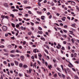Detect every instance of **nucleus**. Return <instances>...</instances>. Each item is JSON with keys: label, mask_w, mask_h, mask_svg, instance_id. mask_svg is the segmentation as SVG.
Returning a JSON list of instances; mask_svg holds the SVG:
<instances>
[{"label": "nucleus", "mask_w": 79, "mask_h": 79, "mask_svg": "<svg viewBox=\"0 0 79 79\" xmlns=\"http://www.w3.org/2000/svg\"><path fill=\"white\" fill-rule=\"evenodd\" d=\"M7 28L6 26H3L2 27V29L3 31H6L7 30Z\"/></svg>", "instance_id": "obj_1"}, {"label": "nucleus", "mask_w": 79, "mask_h": 79, "mask_svg": "<svg viewBox=\"0 0 79 79\" xmlns=\"http://www.w3.org/2000/svg\"><path fill=\"white\" fill-rule=\"evenodd\" d=\"M4 6H5V7H6L7 8L8 7V4L7 3H4Z\"/></svg>", "instance_id": "obj_2"}, {"label": "nucleus", "mask_w": 79, "mask_h": 79, "mask_svg": "<svg viewBox=\"0 0 79 79\" xmlns=\"http://www.w3.org/2000/svg\"><path fill=\"white\" fill-rule=\"evenodd\" d=\"M21 59L22 60V61H24V56H21Z\"/></svg>", "instance_id": "obj_3"}, {"label": "nucleus", "mask_w": 79, "mask_h": 79, "mask_svg": "<svg viewBox=\"0 0 79 79\" xmlns=\"http://www.w3.org/2000/svg\"><path fill=\"white\" fill-rule=\"evenodd\" d=\"M15 65H16V66H18V62L16 60L15 61Z\"/></svg>", "instance_id": "obj_4"}, {"label": "nucleus", "mask_w": 79, "mask_h": 79, "mask_svg": "<svg viewBox=\"0 0 79 79\" xmlns=\"http://www.w3.org/2000/svg\"><path fill=\"white\" fill-rule=\"evenodd\" d=\"M10 53H15V50H12L10 51Z\"/></svg>", "instance_id": "obj_5"}, {"label": "nucleus", "mask_w": 79, "mask_h": 79, "mask_svg": "<svg viewBox=\"0 0 79 79\" xmlns=\"http://www.w3.org/2000/svg\"><path fill=\"white\" fill-rule=\"evenodd\" d=\"M27 67H28L27 65L25 64L23 65V67L24 68H25V69L27 68Z\"/></svg>", "instance_id": "obj_6"}, {"label": "nucleus", "mask_w": 79, "mask_h": 79, "mask_svg": "<svg viewBox=\"0 0 79 79\" xmlns=\"http://www.w3.org/2000/svg\"><path fill=\"white\" fill-rule=\"evenodd\" d=\"M21 29L22 30H26V27H24V28L23 27H21Z\"/></svg>", "instance_id": "obj_7"}, {"label": "nucleus", "mask_w": 79, "mask_h": 79, "mask_svg": "<svg viewBox=\"0 0 79 79\" xmlns=\"http://www.w3.org/2000/svg\"><path fill=\"white\" fill-rule=\"evenodd\" d=\"M23 64L22 63H20L19 64V66L20 68H22L23 67Z\"/></svg>", "instance_id": "obj_8"}, {"label": "nucleus", "mask_w": 79, "mask_h": 79, "mask_svg": "<svg viewBox=\"0 0 79 79\" xmlns=\"http://www.w3.org/2000/svg\"><path fill=\"white\" fill-rule=\"evenodd\" d=\"M13 11H14V12H15V11H18V9H14L12 10Z\"/></svg>", "instance_id": "obj_9"}, {"label": "nucleus", "mask_w": 79, "mask_h": 79, "mask_svg": "<svg viewBox=\"0 0 79 79\" xmlns=\"http://www.w3.org/2000/svg\"><path fill=\"white\" fill-rule=\"evenodd\" d=\"M37 13L39 14V15H42V12H39V11H37Z\"/></svg>", "instance_id": "obj_10"}, {"label": "nucleus", "mask_w": 79, "mask_h": 79, "mask_svg": "<svg viewBox=\"0 0 79 79\" xmlns=\"http://www.w3.org/2000/svg\"><path fill=\"white\" fill-rule=\"evenodd\" d=\"M75 79H79V78L77 76L75 75Z\"/></svg>", "instance_id": "obj_11"}, {"label": "nucleus", "mask_w": 79, "mask_h": 79, "mask_svg": "<svg viewBox=\"0 0 79 79\" xmlns=\"http://www.w3.org/2000/svg\"><path fill=\"white\" fill-rule=\"evenodd\" d=\"M10 56H11V57H15V56L14 55H13V54H10Z\"/></svg>", "instance_id": "obj_12"}, {"label": "nucleus", "mask_w": 79, "mask_h": 79, "mask_svg": "<svg viewBox=\"0 0 79 79\" xmlns=\"http://www.w3.org/2000/svg\"><path fill=\"white\" fill-rule=\"evenodd\" d=\"M71 3V4H73V5H74L76 4V3H75V2H72Z\"/></svg>", "instance_id": "obj_13"}, {"label": "nucleus", "mask_w": 79, "mask_h": 79, "mask_svg": "<svg viewBox=\"0 0 79 79\" xmlns=\"http://www.w3.org/2000/svg\"><path fill=\"white\" fill-rule=\"evenodd\" d=\"M27 2V0H25L24 1V3H25V4H26Z\"/></svg>", "instance_id": "obj_14"}, {"label": "nucleus", "mask_w": 79, "mask_h": 79, "mask_svg": "<svg viewBox=\"0 0 79 79\" xmlns=\"http://www.w3.org/2000/svg\"><path fill=\"white\" fill-rule=\"evenodd\" d=\"M3 51H4L5 52H8V50H6V49H3Z\"/></svg>", "instance_id": "obj_15"}, {"label": "nucleus", "mask_w": 79, "mask_h": 79, "mask_svg": "<svg viewBox=\"0 0 79 79\" xmlns=\"http://www.w3.org/2000/svg\"><path fill=\"white\" fill-rule=\"evenodd\" d=\"M68 62H69V64H70L71 66H72V67H73V64H71V62H70L69 61H68Z\"/></svg>", "instance_id": "obj_16"}, {"label": "nucleus", "mask_w": 79, "mask_h": 79, "mask_svg": "<svg viewBox=\"0 0 79 79\" xmlns=\"http://www.w3.org/2000/svg\"><path fill=\"white\" fill-rule=\"evenodd\" d=\"M41 19H42L43 20H44V16H42L41 17Z\"/></svg>", "instance_id": "obj_17"}, {"label": "nucleus", "mask_w": 79, "mask_h": 79, "mask_svg": "<svg viewBox=\"0 0 79 79\" xmlns=\"http://www.w3.org/2000/svg\"><path fill=\"white\" fill-rule=\"evenodd\" d=\"M58 75L60 77H62L61 75V74L60 73H58Z\"/></svg>", "instance_id": "obj_18"}, {"label": "nucleus", "mask_w": 79, "mask_h": 79, "mask_svg": "<svg viewBox=\"0 0 79 79\" xmlns=\"http://www.w3.org/2000/svg\"><path fill=\"white\" fill-rule=\"evenodd\" d=\"M8 48H11V45H9L8 46Z\"/></svg>", "instance_id": "obj_19"}, {"label": "nucleus", "mask_w": 79, "mask_h": 79, "mask_svg": "<svg viewBox=\"0 0 79 79\" xmlns=\"http://www.w3.org/2000/svg\"><path fill=\"white\" fill-rule=\"evenodd\" d=\"M11 24H12V26L13 27H15V24L12 23Z\"/></svg>", "instance_id": "obj_20"}, {"label": "nucleus", "mask_w": 79, "mask_h": 79, "mask_svg": "<svg viewBox=\"0 0 79 79\" xmlns=\"http://www.w3.org/2000/svg\"><path fill=\"white\" fill-rule=\"evenodd\" d=\"M60 66L62 68V69L63 71H64V69H63V65H60Z\"/></svg>", "instance_id": "obj_21"}, {"label": "nucleus", "mask_w": 79, "mask_h": 79, "mask_svg": "<svg viewBox=\"0 0 79 79\" xmlns=\"http://www.w3.org/2000/svg\"><path fill=\"white\" fill-rule=\"evenodd\" d=\"M45 52H46V53H47L48 54V51H47V50L45 49L44 50Z\"/></svg>", "instance_id": "obj_22"}, {"label": "nucleus", "mask_w": 79, "mask_h": 79, "mask_svg": "<svg viewBox=\"0 0 79 79\" xmlns=\"http://www.w3.org/2000/svg\"><path fill=\"white\" fill-rule=\"evenodd\" d=\"M41 40H44V41L45 40V38H41Z\"/></svg>", "instance_id": "obj_23"}, {"label": "nucleus", "mask_w": 79, "mask_h": 79, "mask_svg": "<svg viewBox=\"0 0 79 79\" xmlns=\"http://www.w3.org/2000/svg\"><path fill=\"white\" fill-rule=\"evenodd\" d=\"M62 77L64 79V78H65V76L63 74H62Z\"/></svg>", "instance_id": "obj_24"}, {"label": "nucleus", "mask_w": 79, "mask_h": 79, "mask_svg": "<svg viewBox=\"0 0 79 79\" xmlns=\"http://www.w3.org/2000/svg\"><path fill=\"white\" fill-rule=\"evenodd\" d=\"M62 37H67V36L66 35H62Z\"/></svg>", "instance_id": "obj_25"}, {"label": "nucleus", "mask_w": 79, "mask_h": 79, "mask_svg": "<svg viewBox=\"0 0 79 79\" xmlns=\"http://www.w3.org/2000/svg\"><path fill=\"white\" fill-rule=\"evenodd\" d=\"M64 28H67V27H68V26L67 25H64Z\"/></svg>", "instance_id": "obj_26"}, {"label": "nucleus", "mask_w": 79, "mask_h": 79, "mask_svg": "<svg viewBox=\"0 0 79 79\" xmlns=\"http://www.w3.org/2000/svg\"><path fill=\"white\" fill-rule=\"evenodd\" d=\"M63 31L64 32H65V33H67V31L65 30H63Z\"/></svg>", "instance_id": "obj_27"}, {"label": "nucleus", "mask_w": 79, "mask_h": 79, "mask_svg": "<svg viewBox=\"0 0 79 79\" xmlns=\"http://www.w3.org/2000/svg\"><path fill=\"white\" fill-rule=\"evenodd\" d=\"M31 71H32V69H29V73L30 74H31Z\"/></svg>", "instance_id": "obj_28"}, {"label": "nucleus", "mask_w": 79, "mask_h": 79, "mask_svg": "<svg viewBox=\"0 0 79 79\" xmlns=\"http://www.w3.org/2000/svg\"><path fill=\"white\" fill-rule=\"evenodd\" d=\"M38 56H40V57H42V55L40 53L39 54Z\"/></svg>", "instance_id": "obj_29"}, {"label": "nucleus", "mask_w": 79, "mask_h": 79, "mask_svg": "<svg viewBox=\"0 0 79 79\" xmlns=\"http://www.w3.org/2000/svg\"><path fill=\"white\" fill-rule=\"evenodd\" d=\"M36 50H37V49H35V50H33V52H35V53H36Z\"/></svg>", "instance_id": "obj_30"}, {"label": "nucleus", "mask_w": 79, "mask_h": 79, "mask_svg": "<svg viewBox=\"0 0 79 79\" xmlns=\"http://www.w3.org/2000/svg\"><path fill=\"white\" fill-rule=\"evenodd\" d=\"M75 26H76V24L75 23H74L72 25V27H74Z\"/></svg>", "instance_id": "obj_31"}, {"label": "nucleus", "mask_w": 79, "mask_h": 79, "mask_svg": "<svg viewBox=\"0 0 79 79\" xmlns=\"http://www.w3.org/2000/svg\"><path fill=\"white\" fill-rule=\"evenodd\" d=\"M19 10H20V11H21L22 10H23V8H19Z\"/></svg>", "instance_id": "obj_32"}, {"label": "nucleus", "mask_w": 79, "mask_h": 79, "mask_svg": "<svg viewBox=\"0 0 79 79\" xmlns=\"http://www.w3.org/2000/svg\"><path fill=\"white\" fill-rule=\"evenodd\" d=\"M38 29H39V30H40V31H42V28H41V27H38Z\"/></svg>", "instance_id": "obj_33"}, {"label": "nucleus", "mask_w": 79, "mask_h": 79, "mask_svg": "<svg viewBox=\"0 0 79 79\" xmlns=\"http://www.w3.org/2000/svg\"><path fill=\"white\" fill-rule=\"evenodd\" d=\"M54 76L55 77H57V75H56V74H54Z\"/></svg>", "instance_id": "obj_34"}, {"label": "nucleus", "mask_w": 79, "mask_h": 79, "mask_svg": "<svg viewBox=\"0 0 79 79\" xmlns=\"http://www.w3.org/2000/svg\"><path fill=\"white\" fill-rule=\"evenodd\" d=\"M16 52H17V53H19L20 52L18 50H16Z\"/></svg>", "instance_id": "obj_35"}, {"label": "nucleus", "mask_w": 79, "mask_h": 79, "mask_svg": "<svg viewBox=\"0 0 79 79\" xmlns=\"http://www.w3.org/2000/svg\"><path fill=\"white\" fill-rule=\"evenodd\" d=\"M61 50H64V47H62V48H61Z\"/></svg>", "instance_id": "obj_36"}, {"label": "nucleus", "mask_w": 79, "mask_h": 79, "mask_svg": "<svg viewBox=\"0 0 79 79\" xmlns=\"http://www.w3.org/2000/svg\"><path fill=\"white\" fill-rule=\"evenodd\" d=\"M19 24L16 25V27H17V28L19 27Z\"/></svg>", "instance_id": "obj_37"}, {"label": "nucleus", "mask_w": 79, "mask_h": 79, "mask_svg": "<svg viewBox=\"0 0 79 79\" xmlns=\"http://www.w3.org/2000/svg\"><path fill=\"white\" fill-rule=\"evenodd\" d=\"M1 18H3V19H4V18H5V16L1 15Z\"/></svg>", "instance_id": "obj_38"}, {"label": "nucleus", "mask_w": 79, "mask_h": 79, "mask_svg": "<svg viewBox=\"0 0 79 79\" xmlns=\"http://www.w3.org/2000/svg\"><path fill=\"white\" fill-rule=\"evenodd\" d=\"M58 47H60V48H61V45H60V44H58Z\"/></svg>", "instance_id": "obj_39"}, {"label": "nucleus", "mask_w": 79, "mask_h": 79, "mask_svg": "<svg viewBox=\"0 0 79 79\" xmlns=\"http://www.w3.org/2000/svg\"><path fill=\"white\" fill-rule=\"evenodd\" d=\"M10 16H12V18H14V15L13 14H10Z\"/></svg>", "instance_id": "obj_40"}, {"label": "nucleus", "mask_w": 79, "mask_h": 79, "mask_svg": "<svg viewBox=\"0 0 79 79\" xmlns=\"http://www.w3.org/2000/svg\"><path fill=\"white\" fill-rule=\"evenodd\" d=\"M63 43L64 44H66V41H64V42H63Z\"/></svg>", "instance_id": "obj_41"}, {"label": "nucleus", "mask_w": 79, "mask_h": 79, "mask_svg": "<svg viewBox=\"0 0 79 79\" xmlns=\"http://www.w3.org/2000/svg\"><path fill=\"white\" fill-rule=\"evenodd\" d=\"M38 5H39V6H41V4H40V3L39 2H38Z\"/></svg>", "instance_id": "obj_42"}, {"label": "nucleus", "mask_w": 79, "mask_h": 79, "mask_svg": "<svg viewBox=\"0 0 79 79\" xmlns=\"http://www.w3.org/2000/svg\"><path fill=\"white\" fill-rule=\"evenodd\" d=\"M71 41L73 43H74V39H72L71 40Z\"/></svg>", "instance_id": "obj_43"}, {"label": "nucleus", "mask_w": 79, "mask_h": 79, "mask_svg": "<svg viewBox=\"0 0 79 79\" xmlns=\"http://www.w3.org/2000/svg\"><path fill=\"white\" fill-rule=\"evenodd\" d=\"M46 47L47 48H48V49H49V48H49V46H48V45H46Z\"/></svg>", "instance_id": "obj_44"}, {"label": "nucleus", "mask_w": 79, "mask_h": 79, "mask_svg": "<svg viewBox=\"0 0 79 79\" xmlns=\"http://www.w3.org/2000/svg\"><path fill=\"white\" fill-rule=\"evenodd\" d=\"M74 55V57H76V55H77V54H76V53H75Z\"/></svg>", "instance_id": "obj_45"}, {"label": "nucleus", "mask_w": 79, "mask_h": 79, "mask_svg": "<svg viewBox=\"0 0 79 79\" xmlns=\"http://www.w3.org/2000/svg\"><path fill=\"white\" fill-rule=\"evenodd\" d=\"M60 25L61 26H63V24L62 23H60Z\"/></svg>", "instance_id": "obj_46"}, {"label": "nucleus", "mask_w": 79, "mask_h": 79, "mask_svg": "<svg viewBox=\"0 0 79 79\" xmlns=\"http://www.w3.org/2000/svg\"><path fill=\"white\" fill-rule=\"evenodd\" d=\"M1 48H5V46L4 45H1Z\"/></svg>", "instance_id": "obj_47"}, {"label": "nucleus", "mask_w": 79, "mask_h": 79, "mask_svg": "<svg viewBox=\"0 0 79 79\" xmlns=\"http://www.w3.org/2000/svg\"><path fill=\"white\" fill-rule=\"evenodd\" d=\"M19 21H22V19H20V18H19Z\"/></svg>", "instance_id": "obj_48"}, {"label": "nucleus", "mask_w": 79, "mask_h": 79, "mask_svg": "<svg viewBox=\"0 0 79 79\" xmlns=\"http://www.w3.org/2000/svg\"><path fill=\"white\" fill-rule=\"evenodd\" d=\"M52 15H50L49 16V19H51V18H52Z\"/></svg>", "instance_id": "obj_49"}, {"label": "nucleus", "mask_w": 79, "mask_h": 79, "mask_svg": "<svg viewBox=\"0 0 79 79\" xmlns=\"http://www.w3.org/2000/svg\"><path fill=\"white\" fill-rule=\"evenodd\" d=\"M8 53H6L5 54H4V55H6V56H8Z\"/></svg>", "instance_id": "obj_50"}, {"label": "nucleus", "mask_w": 79, "mask_h": 79, "mask_svg": "<svg viewBox=\"0 0 79 79\" xmlns=\"http://www.w3.org/2000/svg\"><path fill=\"white\" fill-rule=\"evenodd\" d=\"M68 50H70L71 49V47L69 46H68Z\"/></svg>", "instance_id": "obj_51"}, {"label": "nucleus", "mask_w": 79, "mask_h": 79, "mask_svg": "<svg viewBox=\"0 0 79 79\" xmlns=\"http://www.w3.org/2000/svg\"><path fill=\"white\" fill-rule=\"evenodd\" d=\"M53 62H54V63H55V62H56V60L55 59H53Z\"/></svg>", "instance_id": "obj_52"}, {"label": "nucleus", "mask_w": 79, "mask_h": 79, "mask_svg": "<svg viewBox=\"0 0 79 79\" xmlns=\"http://www.w3.org/2000/svg\"><path fill=\"white\" fill-rule=\"evenodd\" d=\"M67 19H69V20H70V19H71V18H70V17L69 16H68L67 17Z\"/></svg>", "instance_id": "obj_53"}, {"label": "nucleus", "mask_w": 79, "mask_h": 79, "mask_svg": "<svg viewBox=\"0 0 79 79\" xmlns=\"http://www.w3.org/2000/svg\"><path fill=\"white\" fill-rule=\"evenodd\" d=\"M11 39L13 40H15V37H11Z\"/></svg>", "instance_id": "obj_54"}, {"label": "nucleus", "mask_w": 79, "mask_h": 79, "mask_svg": "<svg viewBox=\"0 0 79 79\" xmlns=\"http://www.w3.org/2000/svg\"><path fill=\"white\" fill-rule=\"evenodd\" d=\"M45 65H46V66H48V64H47V62H45Z\"/></svg>", "instance_id": "obj_55"}, {"label": "nucleus", "mask_w": 79, "mask_h": 79, "mask_svg": "<svg viewBox=\"0 0 79 79\" xmlns=\"http://www.w3.org/2000/svg\"><path fill=\"white\" fill-rule=\"evenodd\" d=\"M34 56L35 58H37V55H35Z\"/></svg>", "instance_id": "obj_56"}, {"label": "nucleus", "mask_w": 79, "mask_h": 79, "mask_svg": "<svg viewBox=\"0 0 79 79\" xmlns=\"http://www.w3.org/2000/svg\"><path fill=\"white\" fill-rule=\"evenodd\" d=\"M4 64H6V61H4L3 62Z\"/></svg>", "instance_id": "obj_57"}, {"label": "nucleus", "mask_w": 79, "mask_h": 79, "mask_svg": "<svg viewBox=\"0 0 79 79\" xmlns=\"http://www.w3.org/2000/svg\"><path fill=\"white\" fill-rule=\"evenodd\" d=\"M56 15H57V16H60V14L58 13H57L56 14Z\"/></svg>", "instance_id": "obj_58"}, {"label": "nucleus", "mask_w": 79, "mask_h": 79, "mask_svg": "<svg viewBox=\"0 0 79 79\" xmlns=\"http://www.w3.org/2000/svg\"><path fill=\"white\" fill-rule=\"evenodd\" d=\"M67 71H70V70L68 68L67 69Z\"/></svg>", "instance_id": "obj_59"}, {"label": "nucleus", "mask_w": 79, "mask_h": 79, "mask_svg": "<svg viewBox=\"0 0 79 79\" xmlns=\"http://www.w3.org/2000/svg\"><path fill=\"white\" fill-rule=\"evenodd\" d=\"M48 68H52V65H50V66L48 65Z\"/></svg>", "instance_id": "obj_60"}, {"label": "nucleus", "mask_w": 79, "mask_h": 79, "mask_svg": "<svg viewBox=\"0 0 79 79\" xmlns=\"http://www.w3.org/2000/svg\"><path fill=\"white\" fill-rule=\"evenodd\" d=\"M27 53H31V52L30 51H28L27 52Z\"/></svg>", "instance_id": "obj_61"}, {"label": "nucleus", "mask_w": 79, "mask_h": 79, "mask_svg": "<svg viewBox=\"0 0 79 79\" xmlns=\"http://www.w3.org/2000/svg\"><path fill=\"white\" fill-rule=\"evenodd\" d=\"M5 18H6L7 19H8V16H5Z\"/></svg>", "instance_id": "obj_62"}, {"label": "nucleus", "mask_w": 79, "mask_h": 79, "mask_svg": "<svg viewBox=\"0 0 79 79\" xmlns=\"http://www.w3.org/2000/svg\"><path fill=\"white\" fill-rule=\"evenodd\" d=\"M8 34H5V37H7V36H8Z\"/></svg>", "instance_id": "obj_63"}, {"label": "nucleus", "mask_w": 79, "mask_h": 79, "mask_svg": "<svg viewBox=\"0 0 79 79\" xmlns=\"http://www.w3.org/2000/svg\"><path fill=\"white\" fill-rule=\"evenodd\" d=\"M35 23L36 24H39V22H35Z\"/></svg>", "instance_id": "obj_64"}]
</instances>
